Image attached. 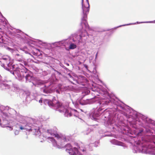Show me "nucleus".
Listing matches in <instances>:
<instances>
[{"instance_id": "10", "label": "nucleus", "mask_w": 155, "mask_h": 155, "mask_svg": "<svg viewBox=\"0 0 155 155\" xmlns=\"http://www.w3.org/2000/svg\"><path fill=\"white\" fill-rule=\"evenodd\" d=\"M65 147L66 148V151L70 155H83L79 151L77 148L75 147L73 148L69 143L66 144Z\"/></svg>"}, {"instance_id": "39", "label": "nucleus", "mask_w": 155, "mask_h": 155, "mask_svg": "<svg viewBox=\"0 0 155 155\" xmlns=\"http://www.w3.org/2000/svg\"><path fill=\"white\" fill-rule=\"evenodd\" d=\"M33 62L35 63H38V61H33Z\"/></svg>"}, {"instance_id": "28", "label": "nucleus", "mask_w": 155, "mask_h": 155, "mask_svg": "<svg viewBox=\"0 0 155 155\" xmlns=\"http://www.w3.org/2000/svg\"><path fill=\"white\" fill-rule=\"evenodd\" d=\"M101 89H102V90H104V89L103 88H101ZM107 91V93L109 94V95L111 97V98H112V99H113V98H115V99H116V98H117L116 97H115V96H113L112 94H110L107 91Z\"/></svg>"}, {"instance_id": "21", "label": "nucleus", "mask_w": 155, "mask_h": 155, "mask_svg": "<svg viewBox=\"0 0 155 155\" xmlns=\"http://www.w3.org/2000/svg\"><path fill=\"white\" fill-rule=\"evenodd\" d=\"M15 56L17 60L21 62L22 61L23 56L21 55L17 54H15Z\"/></svg>"}, {"instance_id": "34", "label": "nucleus", "mask_w": 155, "mask_h": 155, "mask_svg": "<svg viewBox=\"0 0 155 155\" xmlns=\"http://www.w3.org/2000/svg\"><path fill=\"white\" fill-rule=\"evenodd\" d=\"M80 150L82 151L83 152H85L86 151V149H83L82 150L81 149H80L79 147Z\"/></svg>"}, {"instance_id": "14", "label": "nucleus", "mask_w": 155, "mask_h": 155, "mask_svg": "<svg viewBox=\"0 0 155 155\" xmlns=\"http://www.w3.org/2000/svg\"><path fill=\"white\" fill-rule=\"evenodd\" d=\"M32 87L34 86L35 87H39L40 86L44 84V82L40 79H35L32 82Z\"/></svg>"}, {"instance_id": "4", "label": "nucleus", "mask_w": 155, "mask_h": 155, "mask_svg": "<svg viewBox=\"0 0 155 155\" xmlns=\"http://www.w3.org/2000/svg\"><path fill=\"white\" fill-rule=\"evenodd\" d=\"M82 12L81 14V25H83L85 27H88L87 22V15L90 10V5L88 0H82Z\"/></svg>"}, {"instance_id": "3", "label": "nucleus", "mask_w": 155, "mask_h": 155, "mask_svg": "<svg viewBox=\"0 0 155 155\" xmlns=\"http://www.w3.org/2000/svg\"><path fill=\"white\" fill-rule=\"evenodd\" d=\"M75 37L72 34L68 39L53 43L52 44L55 46L62 45L65 46L67 44H69V48L73 49L76 48L77 45L80 43V41L76 39Z\"/></svg>"}, {"instance_id": "40", "label": "nucleus", "mask_w": 155, "mask_h": 155, "mask_svg": "<svg viewBox=\"0 0 155 155\" xmlns=\"http://www.w3.org/2000/svg\"><path fill=\"white\" fill-rule=\"evenodd\" d=\"M8 49L9 50H12V49H11V48H8Z\"/></svg>"}, {"instance_id": "37", "label": "nucleus", "mask_w": 155, "mask_h": 155, "mask_svg": "<svg viewBox=\"0 0 155 155\" xmlns=\"http://www.w3.org/2000/svg\"><path fill=\"white\" fill-rule=\"evenodd\" d=\"M98 52H97V53H96V55H95V59H96L97 58V54H98Z\"/></svg>"}, {"instance_id": "1", "label": "nucleus", "mask_w": 155, "mask_h": 155, "mask_svg": "<svg viewBox=\"0 0 155 155\" xmlns=\"http://www.w3.org/2000/svg\"><path fill=\"white\" fill-rule=\"evenodd\" d=\"M6 109H8L11 115H15L14 118L18 121L15 124L16 127L21 130L26 129L32 132L33 135L39 136L41 134L40 129L43 126L44 121H41L33 119L27 116H24L17 114L14 109L7 106Z\"/></svg>"}, {"instance_id": "33", "label": "nucleus", "mask_w": 155, "mask_h": 155, "mask_svg": "<svg viewBox=\"0 0 155 155\" xmlns=\"http://www.w3.org/2000/svg\"><path fill=\"white\" fill-rule=\"evenodd\" d=\"M16 32L17 33H21V34L23 33V32H22L20 30H16Z\"/></svg>"}, {"instance_id": "2", "label": "nucleus", "mask_w": 155, "mask_h": 155, "mask_svg": "<svg viewBox=\"0 0 155 155\" xmlns=\"http://www.w3.org/2000/svg\"><path fill=\"white\" fill-rule=\"evenodd\" d=\"M8 70L10 68L12 69L13 71L12 74L20 81H22L24 77L26 83L32 82L35 79L32 73L25 67L23 66L21 68L18 66L13 65L10 67H8Z\"/></svg>"}, {"instance_id": "38", "label": "nucleus", "mask_w": 155, "mask_h": 155, "mask_svg": "<svg viewBox=\"0 0 155 155\" xmlns=\"http://www.w3.org/2000/svg\"><path fill=\"white\" fill-rule=\"evenodd\" d=\"M0 15H1V16H2V18H4V17H3L2 15V14L1 13V12H0Z\"/></svg>"}, {"instance_id": "31", "label": "nucleus", "mask_w": 155, "mask_h": 155, "mask_svg": "<svg viewBox=\"0 0 155 155\" xmlns=\"http://www.w3.org/2000/svg\"><path fill=\"white\" fill-rule=\"evenodd\" d=\"M20 50L22 51H24L25 52V53L26 54H27L28 53V52H27V51H25V50H24V49L23 48H21L20 49Z\"/></svg>"}, {"instance_id": "18", "label": "nucleus", "mask_w": 155, "mask_h": 155, "mask_svg": "<svg viewBox=\"0 0 155 155\" xmlns=\"http://www.w3.org/2000/svg\"><path fill=\"white\" fill-rule=\"evenodd\" d=\"M85 80V77L83 75H80L78 78V79L77 80V83L79 84H82V83Z\"/></svg>"}, {"instance_id": "41", "label": "nucleus", "mask_w": 155, "mask_h": 155, "mask_svg": "<svg viewBox=\"0 0 155 155\" xmlns=\"http://www.w3.org/2000/svg\"><path fill=\"white\" fill-rule=\"evenodd\" d=\"M132 137H136V136H132Z\"/></svg>"}, {"instance_id": "42", "label": "nucleus", "mask_w": 155, "mask_h": 155, "mask_svg": "<svg viewBox=\"0 0 155 155\" xmlns=\"http://www.w3.org/2000/svg\"><path fill=\"white\" fill-rule=\"evenodd\" d=\"M81 111H82V109H81Z\"/></svg>"}, {"instance_id": "5", "label": "nucleus", "mask_w": 155, "mask_h": 155, "mask_svg": "<svg viewBox=\"0 0 155 155\" xmlns=\"http://www.w3.org/2000/svg\"><path fill=\"white\" fill-rule=\"evenodd\" d=\"M46 133L50 134L51 136H54L57 139L58 143L61 146H63L64 144V142L67 141V140H69L70 138H67L65 137H61L57 133L56 128L54 127L53 129L47 130L46 132Z\"/></svg>"}, {"instance_id": "24", "label": "nucleus", "mask_w": 155, "mask_h": 155, "mask_svg": "<svg viewBox=\"0 0 155 155\" xmlns=\"http://www.w3.org/2000/svg\"><path fill=\"white\" fill-rule=\"evenodd\" d=\"M90 93V91L88 90H86L82 92V96H84L86 95H88Z\"/></svg>"}, {"instance_id": "27", "label": "nucleus", "mask_w": 155, "mask_h": 155, "mask_svg": "<svg viewBox=\"0 0 155 155\" xmlns=\"http://www.w3.org/2000/svg\"><path fill=\"white\" fill-rule=\"evenodd\" d=\"M137 24H139V23H155V20L153 21H145V22H137Z\"/></svg>"}, {"instance_id": "6", "label": "nucleus", "mask_w": 155, "mask_h": 155, "mask_svg": "<svg viewBox=\"0 0 155 155\" xmlns=\"http://www.w3.org/2000/svg\"><path fill=\"white\" fill-rule=\"evenodd\" d=\"M96 95H94V97L89 99H87L86 100L83 99L79 100L75 102H74L72 100V103L74 105L76 108L79 107L80 105H84L86 104H90L93 103L95 102H96L97 99L96 100L97 98Z\"/></svg>"}, {"instance_id": "36", "label": "nucleus", "mask_w": 155, "mask_h": 155, "mask_svg": "<svg viewBox=\"0 0 155 155\" xmlns=\"http://www.w3.org/2000/svg\"><path fill=\"white\" fill-rule=\"evenodd\" d=\"M65 64L68 66H69V64L68 63H65Z\"/></svg>"}, {"instance_id": "11", "label": "nucleus", "mask_w": 155, "mask_h": 155, "mask_svg": "<svg viewBox=\"0 0 155 155\" xmlns=\"http://www.w3.org/2000/svg\"><path fill=\"white\" fill-rule=\"evenodd\" d=\"M71 88V86H64L60 84H59L55 88V92L56 93L60 94L62 92L64 91L70 90Z\"/></svg>"}, {"instance_id": "7", "label": "nucleus", "mask_w": 155, "mask_h": 155, "mask_svg": "<svg viewBox=\"0 0 155 155\" xmlns=\"http://www.w3.org/2000/svg\"><path fill=\"white\" fill-rule=\"evenodd\" d=\"M60 108L59 110V112L64 113V115L66 117H71L73 114L76 117H79V113L76 110L72 109H67L63 105Z\"/></svg>"}, {"instance_id": "13", "label": "nucleus", "mask_w": 155, "mask_h": 155, "mask_svg": "<svg viewBox=\"0 0 155 155\" xmlns=\"http://www.w3.org/2000/svg\"><path fill=\"white\" fill-rule=\"evenodd\" d=\"M48 141L49 142H51L53 146L58 148H60L61 147L60 145L57 144V142L52 137H48L47 138Z\"/></svg>"}, {"instance_id": "9", "label": "nucleus", "mask_w": 155, "mask_h": 155, "mask_svg": "<svg viewBox=\"0 0 155 155\" xmlns=\"http://www.w3.org/2000/svg\"><path fill=\"white\" fill-rule=\"evenodd\" d=\"M44 103L45 105H48L51 108L58 111L62 105V104L59 102H57L55 104L54 102L52 101L51 100L48 99H45L44 100Z\"/></svg>"}, {"instance_id": "23", "label": "nucleus", "mask_w": 155, "mask_h": 155, "mask_svg": "<svg viewBox=\"0 0 155 155\" xmlns=\"http://www.w3.org/2000/svg\"><path fill=\"white\" fill-rule=\"evenodd\" d=\"M1 59H2L6 61H7L6 63L7 62L8 63L10 62L9 61H10V58L8 56H4L2 58H1Z\"/></svg>"}, {"instance_id": "35", "label": "nucleus", "mask_w": 155, "mask_h": 155, "mask_svg": "<svg viewBox=\"0 0 155 155\" xmlns=\"http://www.w3.org/2000/svg\"><path fill=\"white\" fill-rule=\"evenodd\" d=\"M39 102L40 103H41L42 102V100H41V99H40V100H39Z\"/></svg>"}, {"instance_id": "17", "label": "nucleus", "mask_w": 155, "mask_h": 155, "mask_svg": "<svg viewBox=\"0 0 155 155\" xmlns=\"http://www.w3.org/2000/svg\"><path fill=\"white\" fill-rule=\"evenodd\" d=\"M10 88V86L6 83L0 84V89L2 90L9 89Z\"/></svg>"}, {"instance_id": "29", "label": "nucleus", "mask_w": 155, "mask_h": 155, "mask_svg": "<svg viewBox=\"0 0 155 155\" xmlns=\"http://www.w3.org/2000/svg\"><path fill=\"white\" fill-rule=\"evenodd\" d=\"M61 67L63 68H64L65 70L67 71H69V70L68 68H67L66 67H65L63 65H61Z\"/></svg>"}, {"instance_id": "44", "label": "nucleus", "mask_w": 155, "mask_h": 155, "mask_svg": "<svg viewBox=\"0 0 155 155\" xmlns=\"http://www.w3.org/2000/svg\"><path fill=\"white\" fill-rule=\"evenodd\" d=\"M86 134L87 135V134H87V133Z\"/></svg>"}, {"instance_id": "16", "label": "nucleus", "mask_w": 155, "mask_h": 155, "mask_svg": "<svg viewBox=\"0 0 155 155\" xmlns=\"http://www.w3.org/2000/svg\"><path fill=\"white\" fill-rule=\"evenodd\" d=\"M6 63L7 64V67H6L5 65L4 64H3L1 65L4 68V69H5V70L10 71L11 73L12 74V72L13 71V70H12V69L10 68V69H9L8 70V67H11V66H12L13 65H15V66L18 65H15L14 64L12 65V63H11L10 62H9V63L7 62Z\"/></svg>"}, {"instance_id": "22", "label": "nucleus", "mask_w": 155, "mask_h": 155, "mask_svg": "<svg viewBox=\"0 0 155 155\" xmlns=\"http://www.w3.org/2000/svg\"><path fill=\"white\" fill-rule=\"evenodd\" d=\"M26 94V97L25 98V100L26 101L28 102L30 101H31L32 100L31 98V95L30 94V93L29 92H28Z\"/></svg>"}, {"instance_id": "30", "label": "nucleus", "mask_w": 155, "mask_h": 155, "mask_svg": "<svg viewBox=\"0 0 155 155\" xmlns=\"http://www.w3.org/2000/svg\"><path fill=\"white\" fill-rule=\"evenodd\" d=\"M19 131L17 130H16L15 131V134L16 135H18L19 134Z\"/></svg>"}, {"instance_id": "32", "label": "nucleus", "mask_w": 155, "mask_h": 155, "mask_svg": "<svg viewBox=\"0 0 155 155\" xmlns=\"http://www.w3.org/2000/svg\"><path fill=\"white\" fill-rule=\"evenodd\" d=\"M31 61H32V60L30 59H28L26 60H25V61L28 63H29V62H30Z\"/></svg>"}, {"instance_id": "43", "label": "nucleus", "mask_w": 155, "mask_h": 155, "mask_svg": "<svg viewBox=\"0 0 155 155\" xmlns=\"http://www.w3.org/2000/svg\"><path fill=\"white\" fill-rule=\"evenodd\" d=\"M43 142V141H41V142Z\"/></svg>"}, {"instance_id": "12", "label": "nucleus", "mask_w": 155, "mask_h": 155, "mask_svg": "<svg viewBox=\"0 0 155 155\" xmlns=\"http://www.w3.org/2000/svg\"><path fill=\"white\" fill-rule=\"evenodd\" d=\"M55 88L54 87V84H52L48 86L44 85V87L41 89V91L45 94H50L55 91Z\"/></svg>"}, {"instance_id": "8", "label": "nucleus", "mask_w": 155, "mask_h": 155, "mask_svg": "<svg viewBox=\"0 0 155 155\" xmlns=\"http://www.w3.org/2000/svg\"><path fill=\"white\" fill-rule=\"evenodd\" d=\"M81 25L83 29L81 30L80 34L79 35H78L77 34L75 33L73 35L74 36H76V39L80 41V43H81L83 41L86 40L88 37H89V35L87 31L84 29V28L86 29H89V26L88 25V27L87 28L83 25H81Z\"/></svg>"}, {"instance_id": "15", "label": "nucleus", "mask_w": 155, "mask_h": 155, "mask_svg": "<svg viewBox=\"0 0 155 155\" xmlns=\"http://www.w3.org/2000/svg\"><path fill=\"white\" fill-rule=\"evenodd\" d=\"M111 143L113 144L122 146L124 147H126L125 144L121 142L118 141L117 140L115 139H113L110 141Z\"/></svg>"}, {"instance_id": "20", "label": "nucleus", "mask_w": 155, "mask_h": 155, "mask_svg": "<svg viewBox=\"0 0 155 155\" xmlns=\"http://www.w3.org/2000/svg\"><path fill=\"white\" fill-rule=\"evenodd\" d=\"M6 122H7V123H8L7 121L6 120H4L3 123H2L1 122V120L0 119V125H1V126L2 127H8V128H10L9 130H12V128L11 127L9 126H7V124H4V123H6Z\"/></svg>"}, {"instance_id": "26", "label": "nucleus", "mask_w": 155, "mask_h": 155, "mask_svg": "<svg viewBox=\"0 0 155 155\" xmlns=\"http://www.w3.org/2000/svg\"><path fill=\"white\" fill-rule=\"evenodd\" d=\"M136 24V23H130V24H125V25H119V26H118L117 27H115L114 28L115 29H116L117 28H119V27H122V26H127V25H131Z\"/></svg>"}, {"instance_id": "25", "label": "nucleus", "mask_w": 155, "mask_h": 155, "mask_svg": "<svg viewBox=\"0 0 155 155\" xmlns=\"http://www.w3.org/2000/svg\"><path fill=\"white\" fill-rule=\"evenodd\" d=\"M21 62L24 64V65L25 67H29L30 66V64L28 63L26 61H25V60H22Z\"/></svg>"}, {"instance_id": "19", "label": "nucleus", "mask_w": 155, "mask_h": 155, "mask_svg": "<svg viewBox=\"0 0 155 155\" xmlns=\"http://www.w3.org/2000/svg\"><path fill=\"white\" fill-rule=\"evenodd\" d=\"M98 89L100 90H102V91H105L101 89H100V88H94V89H93V88H92V89H93L92 90V91H93V93H92L91 94H94V95H96V96H97V95L99 96V94H97V93H98L99 94H101L102 96L103 97H104V96L103 95H102L101 94H100V93L99 91H97V89ZM105 91L107 92L106 91Z\"/></svg>"}]
</instances>
